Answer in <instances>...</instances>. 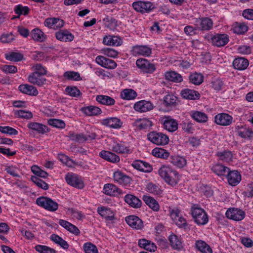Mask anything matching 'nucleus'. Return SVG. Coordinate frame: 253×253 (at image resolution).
<instances>
[{"mask_svg": "<svg viewBox=\"0 0 253 253\" xmlns=\"http://www.w3.org/2000/svg\"><path fill=\"white\" fill-rule=\"evenodd\" d=\"M192 216L195 222L199 225L206 224L209 221V217L206 211L194 204L191 208Z\"/></svg>", "mask_w": 253, "mask_h": 253, "instance_id": "obj_2", "label": "nucleus"}, {"mask_svg": "<svg viewBox=\"0 0 253 253\" xmlns=\"http://www.w3.org/2000/svg\"><path fill=\"white\" fill-rule=\"evenodd\" d=\"M170 162L174 166L181 168L186 166L187 162L186 159L179 156H173L170 157Z\"/></svg>", "mask_w": 253, "mask_h": 253, "instance_id": "obj_44", "label": "nucleus"}, {"mask_svg": "<svg viewBox=\"0 0 253 253\" xmlns=\"http://www.w3.org/2000/svg\"><path fill=\"white\" fill-rule=\"evenodd\" d=\"M132 166L134 169L144 172H150L153 169L149 163L141 160L134 161Z\"/></svg>", "mask_w": 253, "mask_h": 253, "instance_id": "obj_18", "label": "nucleus"}, {"mask_svg": "<svg viewBox=\"0 0 253 253\" xmlns=\"http://www.w3.org/2000/svg\"><path fill=\"white\" fill-rule=\"evenodd\" d=\"M147 138L150 142L157 145H165L169 141V137L167 135L156 131L148 133Z\"/></svg>", "mask_w": 253, "mask_h": 253, "instance_id": "obj_3", "label": "nucleus"}, {"mask_svg": "<svg viewBox=\"0 0 253 253\" xmlns=\"http://www.w3.org/2000/svg\"><path fill=\"white\" fill-rule=\"evenodd\" d=\"M83 248L85 253H98L96 246L91 243L84 244Z\"/></svg>", "mask_w": 253, "mask_h": 253, "instance_id": "obj_63", "label": "nucleus"}, {"mask_svg": "<svg viewBox=\"0 0 253 253\" xmlns=\"http://www.w3.org/2000/svg\"><path fill=\"white\" fill-rule=\"evenodd\" d=\"M99 156L101 158L111 163H117L120 161V157L110 151L102 150L99 153Z\"/></svg>", "mask_w": 253, "mask_h": 253, "instance_id": "obj_28", "label": "nucleus"}, {"mask_svg": "<svg viewBox=\"0 0 253 253\" xmlns=\"http://www.w3.org/2000/svg\"><path fill=\"white\" fill-rule=\"evenodd\" d=\"M48 124L53 127L63 128L65 126V124L63 121L56 119H50L47 121Z\"/></svg>", "mask_w": 253, "mask_h": 253, "instance_id": "obj_59", "label": "nucleus"}, {"mask_svg": "<svg viewBox=\"0 0 253 253\" xmlns=\"http://www.w3.org/2000/svg\"><path fill=\"white\" fill-rule=\"evenodd\" d=\"M146 188L148 192L154 195H160L162 194V190L159 186L152 183H148Z\"/></svg>", "mask_w": 253, "mask_h": 253, "instance_id": "obj_58", "label": "nucleus"}, {"mask_svg": "<svg viewBox=\"0 0 253 253\" xmlns=\"http://www.w3.org/2000/svg\"><path fill=\"white\" fill-rule=\"evenodd\" d=\"M211 43L217 47L225 45L229 41V36L225 34H217L211 38Z\"/></svg>", "mask_w": 253, "mask_h": 253, "instance_id": "obj_10", "label": "nucleus"}, {"mask_svg": "<svg viewBox=\"0 0 253 253\" xmlns=\"http://www.w3.org/2000/svg\"><path fill=\"white\" fill-rule=\"evenodd\" d=\"M131 52L134 56H149L152 54V49L147 45H136L133 46Z\"/></svg>", "mask_w": 253, "mask_h": 253, "instance_id": "obj_14", "label": "nucleus"}, {"mask_svg": "<svg viewBox=\"0 0 253 253\" xmlns=\"http://www.w3.org/2000/svg\"><path fill=\"white\" fill-rule=\"evenodd\" d=\"M162 122L164 128L170 132L174 131L178 128V123L172 119L166 117L163 119Z\"/></svg>", "mask_w": 253, "mask_h": 253, "instance_id": "obj_26", "label": "nucleus"}, {"mask_svg": "<svg viewBox=\"0 0 253 253\" xmlns=\"http://www.w3.org/2000/svg\"><path fill=\"white\" fill-rule=\"evenodd\" d=\"M229 169L220 164H216L212 166L211 170L216 174L219 176L226 175L229 172Z\"/></svg>", "mask_w": 253, "mask_h": 253, "instance_id": "obj_41", "label": "nucleus"}, {"mask_svg": "<svg viewBox=\"0 0 253 253\" xmlns=\"http://www.w3.org/2000/svg\"><path fill=\"white\" fill-rule=\"evenodd\" d=\"M165 79L174 83H181L183 81L182 76L174 71H168L165 74Z\"/></svg>", "mask_w": 253, "mask_h": 253, "instance_id": "obj_33", "label": "nucleus"}, {"mask_svg": "<svg viewBox=\"0 0 253 253\" xmlns=\"http://www.w3.org/2000/svg\"><path fill=\"white\" fill-rule=\"evenodd\" d=\"M195 25L200 30L209 31L213 27V21L209 17H199L195 21Z\"/></svg>", "mask_w": 253, "mask_h": 253, "instance_id": "obj_7", "label": "nucleus"}, {"mask_svg": "<svg viewBox=\"0 0 253 253\" xmlns=\"http://www.w3.org/2000/svg\"><path fill=\"white\" fill-rule=\"evenodd\" d=\"M14 115L18 117L23 119H29L33 117L32 113L30 111H26L22 110L15 111Z\"/></svg>", "mask_w": 253, "mask_h": 253, "instance_id": "obj_64", "label": "nucleus"}, {"mask_svg": "<svg viewBox=\"0 0 253 253\" xmlns=\"http://www.w3.org/2000/svg\"><path fill=\"white\" fill-rule=\"evenodd\" d=\"M216 156L218 159L222 161L229 162L232 161L233 154L231 151L224 150L219 151L216 153Z\"/></svg>", "mask_w": 253, "mask_h": 253, "instance_id": "obj_45", "label": "nucleus"}, {"mask_svg": "<svg viewBox=\"0 0 253 253\" xmlns=\"http://www.w3.org/2000/svg\"><path fill=\"white\" fill-rule=\"evenodd\" d=\"M189 82L196 85L201 84L204 81V76L201 73L195 72L189 76Z\"/></svg>", "mask_w": 253, "mask_h": 253, "instance_id": "obj_43", "label": "nucleus"}, {"mask_svg": "<svg viewBox=\"0 0 253 253\" xmlns=\"http://www.w3.org/2000/svg\"><path fill=\"white\" fill-rule=\"evenodd\" d=\"M31 180L39 188L43 190H47L49 188L48 184L40 179L36 176H32L31 178Z\"/></svg>", "mask_w": 253, "mask_h": 253, "instance_id": "obj_56", "label": "nucleus"}, {"mask_svg": "<svg viewBox=\"0 0 253 253\" xmlns=\"http://www.w3.org/2000/svg\"><path fill=\"white\" fill-rule=\"evenodd\" d=\"M138 68L146 74H153L156 70V65L145 58H139L136 61Z\"/></svg>", "mask_w": 253, "mask_h": 253, "instance_id": "obj_5", "label": "nucleus"}, {"mask_svg": "<svg viewBox=\"0 0 253 253\" xmlns=\"http://www.w3.org/2000/svg\"><path fill=\"white\" fill-rule=\"evenodd\" d=\"M50 239L64 249H67L69 248L67 242L56 234H52L50 236Z\"/></svg>", "mask_w": 253, "mask_h": 253, "instance_id": "obj_49", "label": "nucleus"}, {"mask_svg": "<svg viewBox=\"0 0 253 253\" xmlns=\"http://www.w3.org/2000/svg\"><path fill=\"white\" fill-rule=\"evenodd\" d=\"M191 117L198 123H204L208 121V117L204 113L198 111H192L190 112Z\"/></svg>", "mask_w": 253, "mask_h": 253, "instance_id": "obj_31", "label": "nucleus"}, {"mask_svg": "<svg viewBox=\"0 0 253 253\" xmlns=\"http://www.w3.org/2000/svg\"><path fill=\"white\" fill-rule=\"evenodd\" d=\"M112 151L118 153H129L130 150L122 143H117L112 147Z\"/></svg>", "mask_w": 253, "mask_h": 253, "instance_id": "obj_55", "label": "nucleus"}, {"mask_svg": "<svg viewBox=\"0 0 253 253\" xmlns=\"http://www.w3.org/2000/svg\"><path fill=\"white\" fill-rule=\"evenodd\" d=\"M152 154L155 157L163 159H166L169 156L167 151L161 148H155L152 150Z\"/></svg>", "mask_w": 253, "mask_h": 253, "instance_id": "obj_51", "label": "nucleus"}, {"mask_svg": "<svg viewBox=\"0 0 253 253\" xmlns=\"http://www.w3.org/2000/svg\"><path fill=\"white\" fill-rule=\"evenodd\" d=\"M137 95L135 91L132 89H124L121 92V97L126 100H133L135 99Z\"/></svg>", "mask_w": 253, "mask_h": 253, "instance_id": "obj_46", "label": "nucleus"}, {"mask_svg": "<svg viewBox=\"0 0 253 253\" xmlns=\"http://www.w3.org/2000/svg\"><path fill=\"white\" fill-rule=\"evenodd\" d=\"M229 184L232 186L237 185L241 180V175L237 170H230L226 175Z\"/></svg>", "mask_w": 253, "mask_h": 253, "instance_id": "obj_17", "label": "nucleus"}, {"mask_svg": "<svg viewBox=\"0 0 253 253\" xmlns=\"http://www.w3.org/2000/svg\"><path fill=\"white\" fill-rule=\"evenodd\" d=\"M126 221L132 228L141 229L143 227V221L138 216L131 215L126 217Z\"/></svg>", "mask_w": 253, "mask_h": 253, "instance_id": "obj_15", "label": "nucleus"}, {"mask_svg": "<svg viewBox=\"0 0 253 253\" xmlns=\"http://www.w3.org/2000/svg\"><path fill=\"white\" fill-rule=\"evenodd\" d=\"M145 204L148 205L154 211H158L159 210V205L158 202L155 200L153 198L144 195L142 198Z\"/></svg>", "mask_w": 253, "mask_h": 253, "instance_id": "obj_39", "label": "nucleus"}, {"mask_svg": "<svg viewBox=\"0 0 253 253\" xmlns=\"http://www.w3.org/2000/svg\"><path fill=\"white\" fill-rule=\"evenodd\" d=\"M95 61L97 64L102 67L109 69H114L117 66V63L114 60L103 56H97L96 57Z\"/></svg>", "mask_w": 253, "mask_h": 253, "instance_id": "obj_13", "label": "nucleus"}, {"mask_svg": "<svg viewBox=\"0 0 253 253\" xmlns=\"http://www.w3.org/2000/svg\"><path fill=\"white\" fill-rule=\"evenodd\" d=\"M103 192L109 196H118L123 194L122 191L116 185L113 184H106L104 186Z\"/></svg>", "mask_w": 253, "mask_h": 253, "instance_id": "obj_21", "label": "nucleus"}, {"mask_svg": "<svg viewBox=\"0 0 253 253\" xmlns=\"http://www.w3.org/2000/svg\"><path fill=\"white\" fill-rule=\"evenodd\" d=\"M138 244L139 247L143 248L150 252H154L157 248L154 243L145 239H139L138 240Z\"/></svg>", "mask_w": 253, "mask_h": 253, "instance_id": "obj_34", "label": "nucleus"}, {"mask_svg": "<svg viewBox=\"0 0 253 253\" xmlns=\"http://www.w3.org/2000/svg\"><path fill=\"white\" fill-rule=\"evenodd\" d=\"M96 100L100 104L107 106H112L115 103V100L114 98L107 95H97L96 97Z\"/></svg>", "mask_w": 253, "mask_h": 253, "instance_id": "obj_40", "label": "nucleus"}, {"mask_svg": "<svg viewBox=\"0 0 253 253\" xmlns=\"http://www.w3.org/2000/svg\"><path fill=\"white\" fill-rule=\"evenodd\" d=\"M113 178L116 182L126 186L130 183V178L120 170L114 172Z\"/></svg>", "mask_w": 253, "mask_h": 253, "instance_id": "obj_16", "label": "nucleus"}, {"mask_svg": "<svg viewBox=\"0 0 253 253\" xmlns=\"http://www.w3.org/2000/svg\"><path fill=\"white\" fill-rule=\"evenodd\" d=\"M97 212L107 220L112 221L115 219V214L109 208L103 206L97 208Z\"/></svg>", "mask_w": 253, "mask_h": 253, "instance_id": "obj_22", "label": "nucleus"}, {"mask_svg": "<svg viewBox=\"0 0 253 253\" xmlns=\"http://www.w3.org/2000/svg\"><path fill=\"white\" fill-rule=\"evenodd\" d=\"M35 249L40 253H56V251L54 249L44 245H36Z\"/></svg>", "mask_w": 253, "mask_h": 253, "instance_id": "obj_60", "label": "nucleus"}, {"mask_svg": "<svg viewBox=\"0 0 253 253\" xmlns=\"http://www.w3.org/2000/svg\"><path fill=\"white\" fill-rule=\"evenodd\" d=\"M195 247L201 253H212V249L210 246L203 241H197Z\"/></svg>", "mask_w": 253, "mask_h": 253, "instance_id": "obj_42", "label": "nucleus"}, {"mask_svg": "<svg viewBox=\"0 0 253 253\" xmlns=\"http://www.w3.org/2000/svg\"><path fill=\"white\" fill-rule=\"evenodd\" d=\"M31 36L36 42H43L46 39V36L39 28H35L31 31Z\"/></svg>", "mask_w": 253, "mask_h": 253, "instance_id": "obj_37", "label": "nucleus"}, {"mask_svg": "<svg viewBox=\"0 0 253 253\" xmlns=\"http://www.w3.org/2000/svg\"><path fill=\"white\" fill-rule=\"evenodd\" d=\"M125 201L133 208H139L141 206L142 202L137 197L132 194H126L124 197Z\"/></svg>", "mask_w": 253, "mask_h": 253, "instance_id": "obj_23", "label": "nucleus"}, {"mask_svg": "<svg viewBox=\"0 0 253 253\" xmlns=\"http://www.w3.org/2000/svg\"><path fill=\"white\" fill-rule=\"evenodd\" d=\"M236 130L238 134L242 138L253 136V131L246 126H238L236 127Z\"/></svg>", "mask_w": 253, "mask_h": 253, "instance_id": "obj_32", "label": "nucleus"}, {"mask_svg": "<svg viewBox=\"0 0 253 253\" xmlns=\"http://www.w3.org/2000/svg\"><path fill=\"white\" fill-rule=\"evenodd\" d=\"M101 123L103 125L116 129L120 128L123 124L121 120L116 117L104 119L102 120Z\"/></svg>", "mask_w": 253, "mask_h": 253, "instance_id": "obj_20", "label": "nucleus"}, {"mask_svg": "<svg viewBox=\"0 0 253 253\" xmlns=\"http://www.w3.org/2000/svg\"><path fill=\"white\" fill-rule=\"evenodd\" d=\"M18 88L23 93L31 96H37L39 93L36 87L28 84H21Z\"/></svg>", "mask_w": 253, "mask_h": 253, "instance_id": "obj_27", "label": "nucleus"}, {"mask_svg": "<svg viewBox=\"0 0 253 253\" xmlns=\"http://www.w3.org/2000/svg\"><path fill=\"white\" fill-rule=\"evenodd\" d=\"M63 77L69 80L80 81L82 78L78 72L67 71L64 73Z\"/></svg>", "mask_w": 253, "mask_h": 253, "instance_id": "obj_53", "label": "nucleus"}, {"mask_svg": "<svg viewBox=\"0 0 253 253\" xmlns=\"http://www.w3.org/2000/svg\"><path fill=\"white\" fill-rule=\"evenodd\" d=\"M56 39L62 42H71L74 40V36L67 30H60L55 33Z\"/></svg>", "mask_w": 253, "mask_h": 253, "instance_id": "obj_29", "label": "nucleus"}, {"mask_svg": "<svg viewBox=\"0 0 253 253\" xmlns=\"http://www.w3.org/2000/svg\"><path fill=\"white\" fill-rule=\"evenodd\" d=\"M42 76L37 72H33L28 76L27 80L31 84L41 86L46 82V79L41 77Z\"/></svg>", "mask_w": 253, "mask_h": 253, "instance_id": "obj_19", "label": "nucleus"}, {"mask_svg": "<svg viewBox=\"0 0 253 253\" xmlns=\"http://www.w3.org/2000/svg\"><path fill=\"white\" fill-rule=\"evenodd\" d=\"M169 241L171 246L173 249L181 250L183 249L182 242L180 238L176 235H170L169 237Z\"/></svg>", "mask_w": 253, "mask_h": 253, "instance_id": "obj_36", "label": "nucleus"}, {"mask_svg": "<svg viewBox=\"0 0 253 253\" xmlns=\"http://www.w3.org/2000/svg\"><path fill=\"white\" fill-rule=\"evenodd\" d=\"M232 117L227 113H219L214 117L215 123L219 126H229L232 124Z\"/></svg>", "mask_w": 253, "mask_h": 253, "instance_id": "obj_11", "label": "nucleus"}, {"mask_svg": "<svg viewBox=\"0 0 253 253\" xmlns=\"http://www.w3.org/2000/svg\"><path fill=\"white\" fill-rule=\"evenodd\" d=\"M177 97L172 94H168L164 98V104L166 106H174L177 101Z\"/></svg>", "mask_w": 253, "mask_h": 253, "instance_id": "obj_52", "label": "nucleus"}, {"mask_svg": "<svg viewBox=\"0 0 253 253\" xmlns=\"http://www.w3.org/2000/svg\"><path fill=\"white\" fill-rule=\"evenodd\" d=\"M154 105L150 101L142 100L135 102L133 105L134 110L139 113H144L153 109Z\"/></svg>", "mask_w": 253, "mask_h": 253, "instance_id": "obj_9", "label": "nucleus"}, {"mask_svg": "<svg viewBox=\"0 0 253 253\" xmlns=\"http://www.w3.org/2000/svg\"><path fill=\"white\" fill-rule=\"evenodd\" d=\"M68 137L70 140L81 143L84 142V134L83 133H76L73 132H70L68 134Z\"/></svg>", "mask_w": 253, "mask_h": 253, "instance_id": "obj_61", "label": "nucleus"}, {"mask_svg": "<svg viewBox=\"0 0 253 253\" xmlns=\"http://www.w3.org/2000/svg\"><path fill=\"white\" fill-rule=\"evenodd\" d=\"M65 91L70 96L77 97L81 95L80 90L76 86H67Z\"/></svg>", "mask_w": 253, "mask_h": 253, "instance_id": "obj_62", "label": "nucleus"}, {"mask_svg": "<svg viewBox=\"0 0 253 253\" xmlns=\"http://www.w3.org/2000/svg\"><path fill=\"white\" fill-rule=\"evenodd\" d=\"M83 112L87 116L98 115L101 113L100 108L94 106H89L83 109Z\"/></svg>", "mask_w": 253, "mask_h": 253, "instance_id": "obj_47", "label": "nucleus"}, {"mask_svg": "<svg viewBox=\"0 0 253 253\" xmlns=\"http://www.w3.org/2000/svg\"><path fill=\"white\" fill-rule=\"evenodd\" d=\"M158 173L166 182L171 186L176 185L179 181L178 172L168 166H163L161 167L158 170Z\"/></svg>", "mask_w": 253, "mask_h": 253, "instance_id": "obj_1", "label": "nucleus"}, {"mask_svg": "<svg viewBox=\"0 0 253 253\" xmlns=\"http://www.w3.org/2000/svg\"><path fill=\"white\" fill-rule=\"evenodd\" d=\"M182 130L187 133H193L195 130L193 124L189 120H185L180 124Z\"/></svg>", "mask_w": 253, "mask_h": 253, "instance_id": "obj_48", "label": "nucleus"}, {"mask_svg": "<svg viewBox=\"0 0 253 253\" xmlns=\"http://www.w3.org/2000/svg\"><path fill=\"white\" fill-rule=\"evenodd\" d=\"M28 127L33 130L37 131L40 133L43 134L48 131L47 126L36 122L29 123L28 124Z\"/></svg>", "mask_w": 253, "mask_h": 253, "instance_id": "obj_35", "label": "nucleus"}, {"mask_svg": "<svg viewBox=\"0 0 253 253\" xmlns=\"http://www.w3.org/2000/svg\"><path fill=\"white\" fill-rule=\"evenodd\" d=\"M132 6L134 10L141 13H148L154 9V4L150 1H138L134 2Z\"/></svg>", "mask_w": 253, "mask_h": 253, "instance_id": "obj_8", "label": "nucleus"}, {"mask_svg": "<svg viewBox=\"0 0 253 253\" xmlns=\"http://www.w3.org/2000/svg\"><path fill=\"white\" fill-rule=\"evenodd\" d=\"M180 93L183 98L187 99L197 100L200 97V94L198 91L189 88L182 90Z\"/></svg>", "mask_w": 253, "mask_h": 253, "instance_id": "obj_25", "label": "nucleus"}, {"mask_svg": "<svg viewBox=\"0 0 253 253\" xmlns=\"http://www.w3.org/2000/svg\"><path fill=\"white\" fill-rule=\"evenodd\" d=\"M31 170L38 177H41L43 178H46L48 176V173L42 170L37 166H33L31 167Z\"/></svg>", "mask_w": 253, "mask_h": 253, "instance_id": "obj_57", "label": "nucleus"}, {"mask_svg": "<svg viewBox=\"0 0 253 253\" xmlns=\"http://www.w3.org/2000/svg\"><path fill=\"white\" fill-rule=\"evenodd\" d=\"M227 218L235 221H241L245 217V212L243 210L237 208H229L225 213Z\"/></svg>", "mask_w": 253, "mask_h": 253, "instance_id": "obj_6", "label": "nucleus"}, {"mask_svg": "<svg viewBox=\"0 0 253 253\" xmlns=\"http://www.w3.org/2000/svg\"><path fill=\"white\" fill-rule=\"evenodd\" d=\"M103 43L110 46H119L122 44V40L118 36L109 35L104 37Z\"/></svg>", "mask_w": 253, "mask_h": 253, "instance_id": "obj_24", "label": "nucleus"}, {"mask_svg": "<svg viewBox=\"0 0 253 253\" xmlns=\"http://www.w3.org/2000/svg\"><path fill=\"white\" fill-rule=\"evenodd\" d=\"M65 179L68 184L74 187L82 189L84 187L83 182L77 174L68 173L66 175Z\"/></svg>", "mask_w": 253, "mask_h": 253, "instance_id": "obj_12", "label": "nucleus"}, {"mask_svg": "<svg viewBox=\"0 0 253 253\" xmlns=\"http://www.w3.org/2000/svg\"><path fill=\"white\" fill-rule=\"evenodd\" d=\"M5 58L11 61L18 62L23 59V55L19 52H12L6 55Z\"/></svg>", "mask_w": 253, "mask_h": 253, "instance_id": "obj_54", "label": "nucleus"}, {"mask_svg": "<svg viewBox=\"0 0 253 253\" xmlns=\"http://www.w3.org/2000/svg\"><path fill=\"white\" fill-rule=\"evenodd\" d=\"M133 124L139 129H147L153 126L152 122L147 119L137 120L134 122Z\"/></svg>", "mask_w": 253, "mask_h": 253, "instance_id": "obj_38", "label": "nucleus"}, {"mask_svg": "<svg viewBox=\"0 0 253 253\" xmlns=\"http://www.w3.org/2000/svg\"><path fill=\"white\" fill-rule=\"evenodd\" d=\"M249 61L244 57L235 58L233 62L234 68L239 70H244L249 66Z\"/></svg>", "mask_w": 253, "mask_h": 253, "instance_id": "obj_30", "label": "nucleus"}, {"mask_svg": "<svg viewBox=\"0 0 253 253\" xmlns=\"http://www.w3.org/2000/svg\"><path fill=\"white\" fill-rule=\"evenodd\" d=\"M36 204L50 211H55L58 208V203L47 197L42 196L38 198L36 200Z\"/></svg>", "mask_w": 253, "mask_h": 253, "instance_id": "obj_4", "label": "nucleus"}, {"mask_svg": "<svg viewBox=\"0 0 253 253\" xmlns=\"http://www.w3.org/2000/svg\"><path fill=\"white\" fill-rule=\"evenodd\" d=\"M14 11L17 15V17L20 18L21 15H28L30 12V8L28 6L18 4L15 6Z\"/></svg>", "mask_w": 253, "mask_h": 253, "instance_id": "obj_50", "label": "nucleus"}]
</instances>
